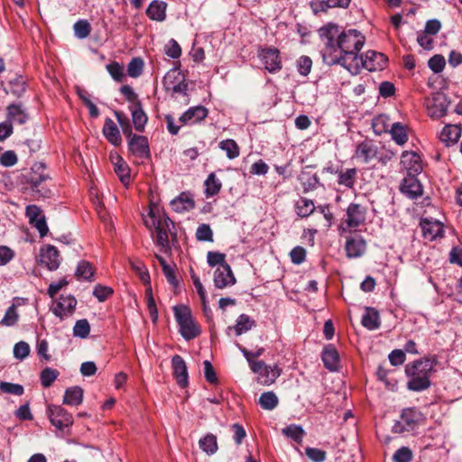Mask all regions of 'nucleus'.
Returning a JSON list of instances; mask_svg holds the SVG:
<instances>
[{
  "instance_id": "nucleus-37",
  "label": "nucleus",
  "mask_w": 462,
  "mask_h": 462,
  "mask_svg": "<svg viewBox=\"0 0 462 462\" xmlns=\"http://www.w3.org/2000/svg\"><path fill=\"white\" fill-rule=\"evenodd\" d=\"M254 320L252 319L248 315L246 314H241L236 322V325L234 327H228L227 330L234 329L236 336H240L243 333H245L246 331L250 330L254 326Z\"/></svg>"
},
{
  "instance_id": "nucleus-23",
  "label": "nucleus",
  "mask_w": 462,
  "mask_h": 462,
  "mask_svg": "<svg viewBox=\"0 0 462 462\" xmlns=\"http://www.w3.org/2000/svg\"><path fill=\"white\" fill-rule=\"evenodd\" d=\"M462 134V126L457 124L446 125L439 134V140L446 146L456 144Z\"/></svg>"
},
{
  "instance_id": "nucleus-56",
  "label": "nucleus",
  "mask_w": 462,
  "mask_h": 462,
  "mask_svg": "<svg viewBox=\"0 0 462 462\" xmlns=\"http://www.w3.org/2000/svg\"><path fill=\"white\" fill-rule=\"evenodd\" d=\"M0 390L3 393L17 396H21L23 393V387L21 384L7 382H2L0 383Z\"/></svg>"
},
{
  "instance_id": "nucleus-30",
  "label": "nucleus",
  "mask_w": 462,
  "mask_h": 462,
  "mask_svg": "<svg viewBox=\"0 0 462 462\" xmlns=\"http://www.w3.org/2000/svg\"><path fill=\"white\" fill-rule=\"evenodd\" d=\"M133 124L136 131L143 132L147 123V116L142 108L140 102H135L130 107Z\"/></svg>"
},
{
  "instance_id": "nucleus-47",
  "label": "nucleus",
  "mask_w": 462,
  "mask_h": 462,
  "mask_svg": "<svg viewBox=\"0 0 462 462\" xmlns=\"http://www.w3.org/2000/svg\"><path fill=\"white\" fill-rule=\"evenodd\" d=\"M131 268L138 274L140 280L144 283H150V275L144 264L138 260L130 261Z\"/></svg>"
},
{
  "instance_id": "nucleus-48",
  "label": "nucleus",
  "mask_w": 462,
  "mask_h": 462,
  "mask_svg": "<svg viewBox=\"0 0 462 462\" xmlns=\"http://www.w3.org/2000/svg\"><path fill=\"white\" fill-rule=\"evenodd\" d=\"M143 60L141 58H134L128 63L127 74L131 78H138L143 70Z\"/></svg>"
},
{
  "instance_id": "nucleus-5",
  "label": "nucleus",
  "mask_w": 462,
  "mask_h": 462,
  "mask_svg": "<svg viewBox=\"0 0 462 462\" xmlns=\"http://www.w3.org/2000/svg\"><path fill=\"white\" fill-rule=\"evenodd\" d=\"M366 214V207L359 203H350L346 210V218L339 226L340 231H356L360 226L365 224Z\"/></svg>"
},
{
  "instance_id": "nucleus-24",
  "label": "nucleus",
  "mask_w": 462,
  "mask_h": 462,
  "mask_svg": "<svg viewBox=\"0 0 462 462\" xmlns=\"http://www.w3.org/2000/svg\"><path fill=\"white\" fill-rule=\"evenodd\" d=\"M40 169H43L42 165H34L32 168V172L27 176V183L31 185L32 190L42 193V196H47L50 192L49 189L42 190L41 186L43 181L48 179V175L43 172H38Z\"/></svg>"
},
{
  "instance_id": "nucleus-60",
  "label": "nucleus",
  "mask_w": 462,
  "mask_h": 462,
  "mask_svg": "<svg viewBox=\"0 0 462 462\" xmlns=\"http://www.w3.org/2000/svg\"><path fill=\"white\" fill-rule=\"evenodd\" d=\"M113 294V290L110 287L97 284L93 290V295L99 300L105 301L109 296Z\"/></svg>"
},
{
  "instance_id": "nucleus-27",
  "label": "nucleus",
  "mask_w": 462,
  "mask_h": 462,
  "mask_svg": "<svg viewBox=\"0 0 462 462\" xmlns=\"http://www.w3.org/2000/svg\"><path fill=\"white\" fill-rule=\"evenodd\" d=\"M167 3L162 0H153L146 9L147 16L156 22H163L166 19Z\"/></svg>"
},
{
  "instance_id": "nucleus-13",
  "label": "nucleus",
  "mask_w": 462,
  "mask_h": 462,
  "mask_svg": "<svg viewBox=\"0 0 462 462\" xmlns=\"http://www.w3.org/2000/svg\"><path fill=\"white\" fill-rule=\"evenodd\" d=\"M421 418L420 412L415 409H405L401 415V421L393 426L395 432L410 431L414 429Z\"/></svg>"
},
{
  "instance_id": "nucleus-64",
  "label": "nucleus",
  "mask_w": 462,
  "mask_h": 462,
  "mask_svg": "<svg viewBox=\"0 0 462 462\" xmlns=\"http://www.w3.org/2000/svg\"><path fill=\"white\" fill-rule=\"evenodd\" d=\"M307 457L313 462H323L326 458V452L316 448H306Z\"/></svg>"
},
{
  "instance_id": "nucleus-22",
  "label": "nucleus",
  "mask_w": 462,
  "mask_h": 462,
  "mask_svg": "<svg viewBox=\"0 0 462 462\" xmlns=\"http://www.w3.org/2000/svg\"><path fill=\"white\" fill-rule=\"evenodd\" d=\"M345 250L349 258L362 256L366 250V242L361 236H355L346 238Z\"/></svg>"
},
{
  "instance_id": "nucleus-14",
  "label": "nucleus",
  "mask_w": 462,
  "mask_h": 462,
  "mask_svg": "<svg viewBox=\"0 0 462 462\" xmlns=\"http://www.w3.org/2000/svg\"><path fill=\"white\" fill-rule=\"evenodd\" d=\"M40 262L42 265L46 266L50 271H55L60 263V254L53 245H45L40 252Z\"/></svg>"
},
{
  "instance_id": "nucleus-46",
  "label": "nucleus",
  "mask_w": 462,
  "mask_h": 462,
  "mask_svg": "<svg viewBox=\"0 0 462 462\" xmlns=\"http://www.w3.org/2000/svg\"><path fill=\"white\" fill-rule=\"evenodd\" d=\"M185 76L178 68H173L170 69L163 78V86L182 83L184 81Z\"/></svg>"
},
{
  "instance_id": "nucleus-25",
  "label": "nucleus",
  "mask_w": 462,
  "mask_h": 462,
  "mask_svg": "<svg viewBox=\"0 0 462 462\" xmlns=\"http://www.w3.org/2000/svg\"><path fill=\"white\" fill-rule=\"evenodd\" d=\"M111 162L114 165V171L118 176L120 181L127 186L130 182V168L123 158L117 153L110 154Z\"/></svg>"
},
{
  "instance_id": "nucleus-53",
  "label": "nucleus",
  "mask_w": 462,
  "mask_h": 462,
  "mask_svg": "<svg viewBox=\"0 0 462 462\" xmlns=\"http://www.w3.org/2000/svg\"><path fill=\"white\" fill-rule=\"evenodd\" d=\"M106 70L110 76L117 82H122L125 78L124 67L118 62H111L106 65Z\"/></svg>"
},
{
  "instance_id": "nucleus-8",
  "label": "nucleus",
  "mask_w": 462,
  "mask_h": 462,
  "mask_svg": "<svg viewBox=\"0 0 462 462\" xmlns=\"http://www.w3.org/2000/svg\"><path fill=\"white\" fill-rule=\"evenodd\" d=\"M251 370L257 374V382L263 385H270L280 376L281 371L275 365H267L263 361L252 363Z\"/></svg>"
},
{
  "instance_id": "nucleus-16",
  "label": "nucleus",
  "mask_w": 462,
  "mask_h": 462,
  "mask_svg": "<svg viewBox=\"0 0 462 462\" xmlns=\"http://www.w3.org/2000/svg\"><path fill=\"white\" fill-rule=\"evenodd\" d=\"M417 175H407L403 178L400 190L410 199H417L423 193L422 185L416 177Z\"/></svg>"
},
{
  "instance_id": "nucleus-9",
  "label": "nucleus",
  "mask_w": 462,
  "mask_h": 462,
  "mask_svg": "<svg viewBox=\"0 0 462 462\" xmlns=\"http://www.w3.org/2000/svg\"><path fill=\"white\" fill-rule=\"evenodd\" d=\"M386 64L387 58L384 54L374 51H367L358 57V69L362 67L369 71L382 70Z\"/></svg>"
},
{
  "instance_id": "nucleus-58",
  "label": "nucleus",
  "mask_w": 462,
  "mask_h": 462,
  "mask_svg": "<svg viewBox=\"0 0 462 462\" xmlns=\"http://www.w3.org/2000/svg\"><path fill=\"white\" fill-rule=\"evenodd\" d=\"M312 67V60L308 56H301L297 61L298 72L302 76H307L310 73Z\"/></svg>"
},
{
  "instance_id": "nucleus-59",
  "label": "nucleus",
  "mask_w": 462,
  "mask_h": 462,
  "mask_svg": "<svg viewBox=\"0 0 462 462\" xmlns=\"http://www.w3.org/2000/svg\"><path fill=\"white\" fill-rule=\"evenodd\" d=\"M393 462H411L412 459L411 450L407 447L397 449L393 455Z\"/></svg>"
},
{
  "instance_id": "nucleus-38",
  "label": "nucleus",
  "mask_w": 462,
  "mask_h": 462,
  "mask_svg": "<svg viewBox=\"0 0 462 462\" xmlns=\"http://www.w3.org/2000/svg\"><path fill=\"white\" fill-rule=\"evenodd\" d=\"M391 125L390 117L384 114L378 115L372 121V127L376 135L389 133Z\"/></svg>"
},
{
  "instance_id": "nucleus-40",
  "label": "nucleus",
  "mask_w": 462,
  "mask_h": 462,
  "mask_svg": "<svg viewBox=\"0 0 462 462\" xmlns=\"http://www.w3.org/2000/svg\"><path fill=\"white\" fill-rule=\"evenodd\" d=\"M295 209L299 217H307L314 212L315 205L313 200L311 199L306 198H300L296 201Z\"/></svg>"
},
{
  "instance_id": "nucleus-10",
  "label": "nucleus",
  "mask_w": 462,
  "mask_h": 462,
  "mask_svg": "<svg viewBox=\"0 0 462 462\" xmlns=\"http://www.w3.org/2000/svg\"><path fill=\"white\" fill-rule=\"evenodd\" d=\"M401 169L407 175H419L423 171L420 155L413 151H404L401 155Z\"/></svg>"
},
{
  "instance_id": "nucleus-29",
  "label": "nucleus",
  "mask_w": 462,
  "mask_h": 462,
  "mask_svg": "<svg viewBox=\"0 0 462 462\" xmlns=\"http://www.w3.org/2000/svg\"><path fill=\"white\" fill-rule=\"evenodd\" d=\"M171 206L174 211L181 213L193 209L195 203L189 193L182 192L177 198L171 200Z\"/></svg>"
},
{
  "instance_id": "nucleus-44",
  "label": "nucleus",
  "mask_w": 462,
  "mask_h": 462,
  "mask_svg": "<svg viewBox=\"0 0 462 462\" xmlns=\"http://www.w3.org/2000/svg\"><path fill=\"white\" fill-rule=\"evenodd\" d=\"M279 400L273 392H266L262 393L259 398V404L267 411H272L278 405Z\"/></svg>"
},
{
  "instance_id": "nucleus-28",
  "label": "nucleus",
  "mask_w": 462,
  "mask_h": 462,
  "mask_svg": "<svg viewBox=\"0 0 462 462\" xmlns=\"http://www.w3.org/2000/svg\"><path fill=\"white\" fill-rule=\"evenodd\" d=\"M103 134L106 140L115 146H118L122 143L119 129L111 118H106L103 126Z\"/></svg>"
},
{
  "instance_id": "nucleus-21",
  "label": "nucleus",
  "mask_w": 462,
  "mask_h": 462,
  "mask_svg": "<svg viewBox=\"0 0 462 462\" xmlns=\"http://www.w3.org/2000/svg\"><path fill=\"white\" fill-rule=\"evenodd\" d=\"M208 115V110L203 106L189 107L179 118L183 125H195L203 121Z\"/></svg>"
},
{
  "instance_id": "nucleus-34",
  "label": "nucleus",
  "mask_w": 462,
  "mask_h": 462,
  "mask_svg": "<svg viewBox=\"0 0 462 462\" xmlns=\"http://www.w3.org/2000/svg\"><path fill=\"white\" fill-rule=\"evenodd\" d=\"M83 401V389L79 386H72L66 389L63 403L69 406H78Z\"/></svg>"
},
{
  "instance_id": "nucleus-33",
  "label": "nucleus",
  "mask_w": 462,
  "mask_h": 462,
  "mask_svg": "<svg viewBox=\"0 0 462 462\" xmlns=\"http://www.w3.org/2000/svg\"><path fill=\"white\" fill-rule=\"evenodd\" d=\"M389 134L398 145L402 146L408 142V129L402 123H393Z\"/></svg>"
},
{
  "instance_id": "nucleus-42",
  "label": "nucleus",
  "mask_w": 462,
  "mask_h": 462,
  "mask_svg": "<svg viewBox=\"0 0 462 462\" xmlns=\"http://www.w3.org/2000/svg\"><path fill=\"white\" fill-rule=\"evenodd\" d=\"M94 275L91 264L87 261H80L78 263L75 276L78 280L91 281Z\"/></svg>"
},
{
  "instance_id": "nucleus-39",
  "label": "nucleus",
  "mask_w": 462,
  "mask_h": 462,
  "mask_svg": "<svg viewBox=\"0 0 462 462\" xmlns=\"http://www.w3.org/2000/svg\"><path fill=\"white\" fill-rule=\"evenodd\" d=\"M218 147L226 152L229 160H234L240 155V148L234 139H225L219 142Z\"/></svg>"
},
{
  "instance_id": "nucleus-45",
  "label": "nucleus",
  "mask_w": 462,
  "mask_h": 462,
  "mask_svg": "<svg viewBox=\"0 0 462 462\" xmlns=\"http://www.w3.org/2000/svg\"><path fill=\"white\" fill-rule=\"evenodd\" d=\"M60 373L58 370L46 367L41 373V383L43 387H50L54 381L58 378Z\"/></svg>"
},
{
  "instance_id": "nucleus-49",
  "label": "nucleus",
  "mask_w": 462,
  "mask_h": 462,
  "mask_svg": "<svg viewBox=\"0 0 462 462\" xmlns=\"http://www.w3.org/2000/svg\"><path fill=\"white\" fill-rule=\"evenodd\" d=\"M75 35L79 39H85L87 38L90 32H91V26L90 23L87 20H79L74 23L73 26Z\"/></svg>"
},
{
  "instance_id": "nucleus-18",
  "label": "nucleus",
  "mask_w": 462,
  "mask_h": 462,
  "mask_svg": "<svg viewBox=\"0 0 462 462\" xmlns=\"http://www.w3.org/2000/svg\"><path fill=\"white\" fill-rule=\"evenodd\" d=\"M261 60L264 64L265 69L271 73H275L282 69V61L279 56V51L276 48H267L262 51Z\"/></svg>"
},
{
  "instance_id": "nucleus-51",
  "label": "nucleus",
  "mask_w": 462,
  "mask_h": 462,
  "mask_svg": "<svg viewBox=\"0 0 462 462\" xmlns=\"http://www.w3.org/2000/svg\"><path fill=\"white\" fill-rule=\"evenodd\" d=\"M300 180L303 186L304 191L314 189L319 184V178L316 174L303 172L300 177Z\"/></svg>"
},
{
  "instance_id": "nucleus-54",
  "label": "nucleus",
  "mask_w": 462,
  "mask_h": 462,
  "mask_svg": "<svg viewBox=\"0 0 462 462\" xmlns=\"http://www.w3.org/2000/svg\"><path fill=\"white\" fill-rule=\"evenodd\" d=\"M196 238L199 241H213V232L208 224H201L198 226L196 231Z\"/></svg>"
},
{
  "instance_id": "nucleus-61",
  "label": "nucleus",
  "mask_w": 462,
  "mask_h": 462,
  "mask_svg": "<svg viewBox=\"0 0 462 462\" xmlns=\"http://www.w3.org/2000/svg\"><path fill=\"white\" fill-rule=\"evenodd\" d=\"M165 53L171 59H178L181 55V48L175 40L171 39L165 46Z\"/></svg>"
},
{
  "instance_id": "nucleus-43",
  "label": "nucleus",
  "mask_w": 462,
  "mask_h": 462,
  "mask_svg": "<svg viewBox=\"0 0 462 462\" xmlns=\"http://www.w3.org/2000/svg\"><path fill=\"white\" fill-rule=\"evenodd\" d=\"M199 443L200 448L208 455H213L217 450V438L213 434H207Z\"/></svg>"
},
{
  "instance_id": "nucleus-4",
  "label": "nucleus",
  "mask_w": 462,
  "mask_h": 462,
  "mask_svg": "<svg viewBox=\"0 0 462 462\" xmlns=\"http://www.w3.org/2000/svg\"><path fill=\"white\" fill-rule=\"evenodd\" d=\"M173 312L179 325V331L186 340H191L200 335V327L192 318L191 311L187 306H175Z\"/></svg>"
},
{
  "instance_id": "nucleus-12",
  "label": "nucleus",
  "mask_w": 462,
  "mask_h": 462,
  "mask_svg": "<svg viewBox=\"0 0 462 462\" xmlns=\"http://www.w3.org/2000/svg\"><path fill=\"white\" fill-rule=\"evenodd\" d=\"M129 152L140 160L151 157L149 142L146 136L134 134L129 137Z\"/></svg>"
},
{
  "instance_id": "nucleus-15",
  "label": "nucleus",
  "mask_w": 462,
  "mask_h": 462,
  "mask_svg": "<svg viewBox=\"0 0 462 462\" xmlns=\"http://www.w3.org/2000/svg\"><path fill=\"white\" fill-rule=\"evenodd\" d=\"M171 365L173 376L178 385L181 388L187 387L189 384V374L184 359L180 356L175 355L171 358Z\"/></svg>"
},
{
  "instance_id": "nucleus-31",
  "label": "nucleus",
  "mask_w": 462,
  "mask_h": 462,
  "mask_svg": "<svg viewBox=\"0 0 462 462\" xmlns=\"http://www.w3.org/2000/svg\"><path fill=\"white\" fill-rule=\"evenodd\" d=\"M28 118V114L20 105L12 104L7 106V120L10 123L23 125Z\"/></svg>"
},
{
  "instance_id": "nucleus-11",
  "label": "nucleus",
  "mask_w": 462,
  "mask_h": 462,
  "mask_svg": "<svg viewBox=\"0 0 462 462\" xmlns=\"http://www.w3.org/2000/svg\"><path fill=\"white\" fill-rule=\"evenodd\" d=\"M77 300L74 296L60 295V298L53 303L51 309L53 314L60 319H65L70 317L76 309Z\"/></svg>"
},
{
  "instance_id": "nucleus-32",
  "label": "nucleus",
  "mask_w": 462,
  "mask_h": 462,
  "mask_svg": "<svg viewBox=\"0 0 462 462\" xmlns=\"http://www.w3.org/2000/svg\"><path fill=\"white\" fill-rule=\"evenodd\" d=\"M337 174L338 185L348 189H353L355 188L357 177V171L356 168L346 169L344 171L342 170L337 171Z\"/></svg>"
},
{
  "instance_id": "nucleus-6",
  "label": "nucleus",
  "mask_w": 462,
  "mask_h": 462,
  "mask_svg": "<svg viewBox=\"0 0 462 462\" xmlns=\"http://www.w3.org/2000/svg\"><path fill=\"white\" fill-rule=\"evenodd\" d=\"M449 101L446 95L440 91L432 93L425 100V106L429 116L439 119L447 115Z\"/></svg>"
},
{
  "instance_id": "nucleus-52",
  "label": "nucleus",
  "mask_w": 462,
  "mask_h": 462,
  "mask_svg": "<svg viewBox=\"0 0 462 462\" xmlns=\"http://www.w3.org/2000/svg\"><path fill=\"white\" fill-rule=\"evenodd\" d=\"M115 116L117 119L119 125L122 128L124 135L128 138L130 136L134 135L132 133V126L130 125V121H129L127 116L125 114H124L123 112H119V111H115Z\"/></svg>"
},
{
  "instance_id": "nucleus-55",
  "label": "nucleus",
  "mask_w": 462,
  "mask_h": 462,
  "mask_svg": "<svg viewBox=\"0 0 462 462\" xmlns=\"http://www.w3.org/2000/svg\"><path fill=\"white\" fill-rule=\"evenodd\" d=\"M30 354V346L24 341L16 343L14 346V356L16 359L23 360Z\"/></svg>"
},
{
  "instance_id": "nucleus-36",
  "label": "nucleus",
  "mask_w": 462,
  "mask_h": 462,
  "mask_svg": "<svg viewBox=\"0 0 462 462\" xmlns=\"http://www.w3.org/2000/svg\"><path fill=\"white\" fill-rule=\"evenodd\" d=\"M362 325L369 330L378 328L380 326L378 311L374 308H366L362 317Z\"/></svg>"
},
{
  "instance_id": "nucleus-63",
  "label": "nucleus",
  "mask_w": 462,
  "mask_h": 462,
  "mask_svg": "<svg viewBox=\"0 0 462 462\" xmlns=\"http://www.w3.org/2000/svg\"><path fill=\"white\" fill-rule=\"evenodd\" d=\"M291 261L295 264H300L305 261L306 249L302 246H295L290 253Z\"/></svg>"
},
{
  "instance_id": "nucleus-20",
  "label": "nucleus",
  "mask_w": 462,
  "mask_h": 462,
  "mask_svg": "<svg viewBox=\"0 0 462 462\" xmlns=\"http://www.w3.org/2000/svg\"><path fill=\"white\" fill-rule=\"evenodd\" d=\"M379 147L372 141H364L360 143L356 150V157L364 163H369L378 158Z\"/></svg>"
},
{
  "instance_id": "nucleus-7",
  "label": "nucleus",
  "mask_w": 462,
  "mask_h": 462,
  "mask_svg": "<svg viewBox=\"0 0 462 462\" xmlns=\"http://www.w3.org/2000/svg\"><path fill=\"white\" fill-rule=\"evenodd\" d=\"M48 417L51 423L60 430L70 428L74 422L72 414L60 405H50Z\"/></svg>"
},
{
  "instance_id": "nucleus-41",
  "label": "nucleus",
  "mask_w": 462,
  "mask_h": 462,
  "mask_svg": "<svg viewBox=\"0 0 462 462\" xmlns=\"http://www.w3.org/2000/svg\"><path fill=\"white\" fill-rule=\"evenodd\" d=\"M205 194L207 198L217 195L222 187L221 182L217 178L215 173H210L205 180Z\"/></svg>"
},
{
  "instance_id": "nucleus-50",
  "label": "nucleus",
  "mask_w": 462,
  "mask_h": 462,
  "mask_svg": "<svg viewBox=\"0 0 462 462\" xmlns=\"http://www.w3.org/2000/svg\"><path fill=\"white\" fill-rule=\"evenodd\" d=\"M89 332H90V325L86 319L78 320L73 328L74 337H78L80 338L88 337V336L89 335Z\"/></svg>"
},
{
  "instance_id": "nucleus-35",
  "label": "nucleus",
  "mask_w": 462,
  "mask_h": 462,
  "mask_svg": "<svg viewBox=\"0 0 462 462\" xmlns=\"http://www.w3.org/2000/svg\"><path fill=\"white\" fill-rule=\"evenodd\" d=\"M23 299L15 298L14 302L6 310L4 318L0 324L5 327L14 326L19 320V314L17 312V306Z\"/></svg>"
},
{
  "instance_id": "nucleus-17",
  "label": "nucleus",
  "mask_w": 462,
  "mask_h": 462,
  "mask_svg": "<svg viewBox=\"0 0 462 462\" xmlns=\"http://www.w3.org/2000/svg\"><path fill=\"white\" fill-rule=\"evenodd\" d=\"M423 237L429 241H433L443 236V225L438 220L422 218L420 222Z\"/></svg>"
},
{
  "instance_id": "nucleus-2",
  "label": "nucleus",
  "mask_w": 462,
  "mask_h": 462,
  "mask_svg": "<svg viewBox=\"0 0 462 462\" xmlns=\"http://www.w3.org/2000/svg\"><path fill=\"white\" fill-rule=\"evenodd\" d=\"M144 224L149 229L155 231L154 243L161 247V251L163 253L170 252V226H173L171 218L158 207H151L148 216L144 218Z\"/></svg>"
},
{
  "instance_id": "nucleus-19",
  "label": "nucleus",
  "mask_w": 462,
  "mask_h": 462,
  "mask_svg": "<svg viewBox=\"0 0 462 462\" xmlns=\"http://www.w3.org/2000/svg\"><path fill=\"white\" fill-rule=\"evenodd\" d=\"M236 283V278L228 264L217 266L214 273V284L217 289H224Z\"/></svg>"
},
{
  "instance_id": "nucleus-3",
  "label": "nucleus",
  "mask_w": 462,
  "mask_h": 462,
  "mask_svg": "<svg viewBox=\"0 0 462 462\" xmlns=\"http://www.w3.org/2000/svg\"><path fill=\"white\" fill-rule=\"evenodd\" d=\"M434 369V364L428 358L416 360L405 367L406 375L409 377L407 387L414 392H421L430 386V374Z\"/></svg>"
},
{
  "instance_id": "nucleus-26",
  "label": "nucleus",
  "mask_w": 462,
  "mask_h": 462,
  "mask_svg": "<svg viewBox=\"0 0 462 462\" xmlns=\"http://www.w3.org/2000/svg\"><path fill=\"white\" fill-rule=\"evenodd\" d=\"M322 361L329 371H337L339 367V355L333 345H328L322 351Z\"/></svg>"
},
{
  "instance_id": "nucleus-62",
  "label": "nucleus",
  "mask_w": 462,
  "mask_h": 462,
  "mask_svg": "<svg viewBox=\"0 0 462 462\" xmlns=\"http://www.w3.org/2000/svg\"><path fill=\"white\" fill-rule=\"evenodd\" d=\"M282 433L295 441H299L302 438L304 431L300 426L290 425L282 430Z\"/></svg>"
},
{
  "instance_id": "nucleus-57",
  "label": "nucleus",
  "mask_w": 462,
  "mask_h": 462,
  "mask_svg": "<svg viewBox=\"0 0 462 462\" xmlns=\"http://www.w3.org/2000/svg\"><path fill=\"white\" fill-rule=\"evenodd\" d=\"M429 67L430 69L435 72L439 73L441 72L446 65L445 58L442 55H434L429 60Z\"/></svg>"
},
{
  "instance_id": "nucleus-1",
  "label": "nucleus",
  "mask_w": 462,
  "mask_h": 462,
  "mask_svg": "<svg viewBox=\"0 0 462 462\" xmlns=\"http://www.w3.org/2000/svg\"><path fill=\"white\" fill-rule=\"evenodd\" d=\"M324 43L322 58L328 65L340 64L348 70H358L359 51L365 44V36L357 30L339 32L335 23H328L319 29Z\"/></svg>"
}]
</instances>
